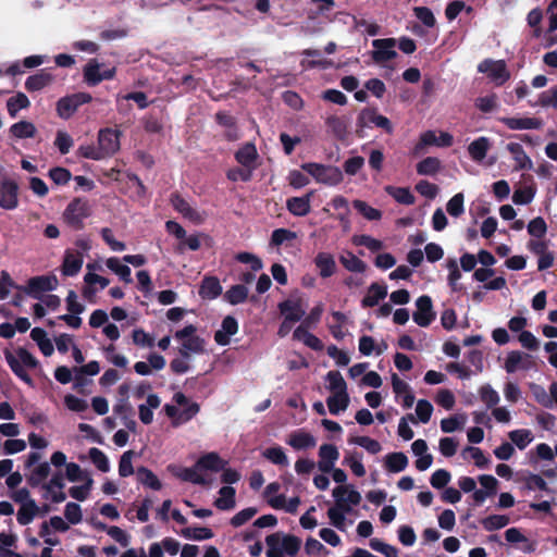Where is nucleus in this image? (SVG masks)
Here are the masks:
<instances>
[{"label": "nucleus", "instance_id": "51", "mask_svg": "<svg viewBox=\"0 0 557 557\" xmlns=\"http://www.w3.org/2000/svg\"><path fill=\"white\" fill-rule=\"evenodd\" d=\"M39 512V507L36 503L20 506L16 515L17 522L21 525L29 524Z\"/></svg>", "mask_w": 557, "mask_h": 557}, {"label": "nucleus", "instance_id": "15", "mask_svg": "<svg viewBox=\"0 0 557 557\" xmlns=\"http://www.w3.org/2000/svg\"><path fill=\"white\" fill-rule=\"evenodd\" d=\"M372 46L374 48L372 51V59L376 63H383L393 60L397 55L395 50L396 39L394 38L374 39L372 41Z\"/></svg>", "mask_w": 557, "mask_h": 557}, {"label": "nucleus", "instance_id": "47", "mask_svg": "<svg viewBox=\"0 0 557 557\" xmlns=\"http://www.w3.org/2000/svg\"><path fill=\"white\" fill-rule=\"evenodd\" d=\"M106 265L109 270L119 275L122 281H124L127 284L132 283L129 267L126 264H122L117 258H108L106 260Z\"/></svg>", "mask_w": 557, "mask_h": 557}, {"label": "nucleus", "instance_id": "16", "mask_svg": "<svg viewBox=\"0 0 557 557\" xmlns=\"http://www.w3.org/2000/svg\"><path fill=\"white\" fill-rule=\"evenodd\" d=\"M417 310L413 313V321L421 327L429 326L435 319L432 300L429 296H420L416 300Z\"/></svg>", "mask_w": 557, "mask_h": 557}, {"label": "nucleus", "instance_id": "57", "mask_svg": "<svg viewBox=\"0 0 557 557\" xmlns=\"http://www.w3.org/2000/svg\"><path fill=\"white\" fill-rule=\"evenodd\" d=\"M481 400L488 407L494 408L500 401L499 394L490 385L484 384L479 389Z\"/></svg>", "mask_w": 557, "mask_h": 557}, {"label": "nucleus", "instance_id": "18", "mask_svg": "<svg viewBox=\"0 0 557 557\" xmlns=\"http://www.w3.org/2000/svg\"><path fill=\"white\" fill-rule=\"evenodd\" d=\"M453 136L447 132H440L437 134L434 131H428L421 135L420 141L416 146V152H419L425 146L449 147L453 145Z\"/></svg>", "mask_w": 557, "mask_h": 557}, {"label": "nucleus", "instance_id": "2", "mask_svg": "<svg viewBox=\"0 0 557 557\" xmlns=\"http://www.w3.org/2000/svg\"><path fill=\"white\" fill-rule=\"evenodd\" d=\"M165 414L173 426L187 423L199 412V405L189 400L183 393H175L171 404L164 406Z\"/></svg>", "mask_w": 557, "mask_h": 557}, {"label": "nucleus", "instance_id": "25", "mask_svg": "<svg viewBox=\"0 0 557 557\" xmlns=\"http://www.w3.org/2000/svg\"><path fill=\"white\" fill-rule=\"evenodd\" d=\"M499 121L512 131L539 129L543 125L540 119L529 116L502 117Z\"/></svg>", "mask_w": 557, "mask_h": 557}, {"label": "nucleus", "instance_id": "17", "mask_svg": "<svg viewBox=\"0 0 557 557\" xmlns=\"http://www.w3.org/2000/svg\"><path fill=\"white\" fill-rule=\"evenodd\" d=\"M18 186L10 180L3 178L0 183V207L5 210H13L18 206Z\"/></svg>", "mask_w": 557, "mask_h": 557}, {"label": "nucleus", "instance_id": "54", "mask_svg": "<svg viewBox=\"0 0 557 557\" xmlns=\"http://www.w3.org/2000/svg\"><path fill=\"white\" fill-rule=\"evenodd\" d=\"M462 457L465 459H472L476 467L484 469L488 466L490 459L485 457L483 451L479 447L469 446L462 450Z\"/></svg>", "mask_w": 557, "mask_h": 557}, {"label": "nucleus", "instance_id": "37", "mask_svg": "<svg viewBox=\"0 0 557 557\" xmlns=\"http://www.w3.org/2000/svg\"><path fill=\"white\" fill-rule=\"evenodd\" d=\"M262 457L265 458L271 463L278 467H287L289 465V459L285 453V450L281 446H272L265 448L261 453Z\"/></svg>", "mask_w": 557, "mask_h": 557}, {"label": "nucleus", "instance_id": "9", "mask_svg": "<svg viewBox=\"0 0 557 557\" xmlns=\"http://www.w3.org/2000/svg\"><path fill=\"white\" fill-rule=\"evenodd\" d=\"M332 496L334 498V504L332 505V513L337 515L338 508L343 505H359L362 496L360 492H358L350 484H342L333 488Z\"/></svg>", "mask_w": 557, "mask_h": 557}, {"label": "nucleus", "instance_id": "64", "mask_svg": "<svg viewBox=\"0 0 557 557\" xmlns=\"http://www.w3.org/2000/svg\"><path fill=\"white\" fill-rule=\"evenodd\" d=\"M89 458L100 471L108 472L110 470L109 459L100 449L96 447L90 448Z\"/></svg>", "mask_w": 557, "mask_h": 557}, {"label": "nucleus", "instance_id": "42", "mask_svg": "<svg viewBox=\"0 0 557 557\" xmlns=\"http://www.w3.org/2000/svg\"><path fill=\"white\" fill-rule=\"evenodd\" d=\"M222 293V286L218 278L206 277L200 286L199 294L202 298L214 299Z\"/></svg>", "mask_w": 557, "mask_h": 557}, {"label": "nucleus", "instance_id": "45", "mask_svg": "<svg viewBox=\"0 0 557 557\" xmlns=\"http://www.w3.org/2000/svg\"><path fill=\"white\" fill-rule=\"evenodd\" d=\"M214 504L221 510L232 509L235 506V490L231 486L222 487Z\"/></svg>", "mask_w": 557, "mask_h": 557}, {"label": "nucleus", "instance_id": "14", "mask_svg": "<svg viewBox=\"0 0 557 557\" xmlns=\"http://www.w3.org/2000/svg\"><path fill=\"white\" fill-rule=\"evenodd\" d=\"M534 367L533 358L522 351H510L505 360L504 369L507 373H515L517 371H527Z\"/></svg>", "mask_w": 557, "mask_h": 557}, {"label": "nucleus", "instance_id": "32", "mask_svg": "<svg viewBox=\"0 0 557 557\" xmlns=\"http://www.w3.org/2000/svg\"><path fill=\"white\" fill-rule=\"evenodd\" d=\"M507 150L510 152L515 163L516 170H531L533 162L530 157L525 153L523 147L518 143H509Z\"/></svg>", "mask_w": 557, "mask_h": 557}, {"label": "nucleus", "instance_id": "29", "mask_svg": "<svg viewBox=\"0 0 557 557\" xmlns=\"http://www.w3.org/2000/svg\"><path fill=\"white\" fill-rule=\"evenodd\" d=\"M235 158L242 166L249 168L252 171L256 170L258 152L256 146L252 143H246L243 147H240L236 152Z\"/></svg>", "mask_w": 557, "mask_h": 557}, {"label": "nucleus", "instance_id": "44", "mask_svg": "<svg viewBox=\"0 0 557 557\" xmlns=\"http://www.w3.org/2000/svg\"><path fill=\"white\" fill-rule=\"evenodd\" d=\"M293 336L295 339L302 342L305 345L314 350H320L323 347L321 341L313 334L309 333L302 325L298 326L294 331Z\"/></svg>", "mask_w": 557, "mask_h": 557}, {"label": "nucleus", "instance_id": "40", "mask_svg": "<svg viewBox=\"0 0 557 557\" xmlns=\"http://www.w3.org/2000/svg\"><path fill=\"white\" fill-rule=\"evenodd\" d=\"M508 437L520 450L524 449L534 440V435L529 429H518L510 431L508 433Z\"/></svg>", "mask_w": 557, "mask_h": 557}, {"label": "nucleus", "instance_id": "36", "mask_svg": "<svg viewBox=\"0 0 557 557\" xmlns=\"http://www.w3.org/2000/svg\"><path fill=\"white\" fill-rule=\"evenodd\" d=\"M491 148V141L487 137H479L468 146V152L475 162H481L486 157Z\"/></svg>", "mask_w": 557, "mask_h": 557}, {"label": "nucleus", "instance_id": "24", "mask_svg": "<svg viewBox=\"0 0 557 557\" xmlns=\"http://www.w3.org/2000/svg\"><path fill=\"white\" fill-rule=\"evenodd\" d=\"M172 205L177 212L194 223L199 224L206 219V213L203 211H199L198 209L191 207L188 201L180 196H174L172 198Z\"/></svg>", "mask_w": 557, "mask_h": 557}, {"label": "nucleus", "instance_id": "62", "mask_svg": "<svg viewBox=\"0 0 557 557\" xmlns=\"http://www.w3.org/2000/svg\"><path fill=\"white\" fill-rule=\"evenodd\" d=\"M84 482L85 483L83 485L72 486L69 490V494L72 498L79 502H84L88 498L94 481L90 476H86Z\"/></svg>", "mask_w": 557, "mask_h": 557}, {"label": "nucleus", "instance_id": "6", "mask_svg": "<svg viewBox=\"0 0 557 557\" xmlns=\"http://www.w3.org/2000/svg\"><path fill=\"white\" fill-rule=\"evenodd\" d=\"M89 215V203L83 199H74L64 210L63 219L70 226L79 230L84 226V220Z\"/></svg>", "mask_w": 557, "mask_h": 557}, {"label": "nucleus", "instance_id": "31", "mask_svg": "<svg viewBox=\"0 0 557 557\" xmlns=\"http://www.w3.org/2000/svg\"><path fill=\"white\" fill-rule=\"evenodd\" d=\"M160 405L161 399L157 394H148L146 403L138 406L139 420L144 424H150L153 421V410Z\"/></svg>", "mask_w": 557, "mask_h": 557}, {"label": "nucleus", "instance_id": "28", "mask_svg": "<svg viewBox=\"0 0 557 557\" xmlns=\"http://www.w3.org/2000/svg\"><path fill=\"white\" fill-rule=\"evenodd\" d=\"M63 487H64V479H63L62 473L53 474V476L50 479V481L47 482L44 486V488L49 494L50 499L57 504L64 502L66 498V495L63 492Z\"/></svg>", "mask_w": 557, "mask_h": 557}, {"label": "nucleus", "instance_id": "52", "mask_svg": "<svg viewBox=\"0 0 557 557\" xmlns=\"http://www.w3.org/2000/svg\"><path fill=\"white\" fill-rule=\"evenodd\" d=\"M65 408L74 413H83L88 409V401L73 394H66L63 397Z\"/></svg>", "mask_w": 557, "mask_h": 557}, {"label": "nucleus", "instance_id": "53", "mask_svg": "<svg viewBox=\"0 0 557 557\" xmlns=\"http://www.w3.org/2000/svg\"><path fill=\"white\" fill-rule=\"evenodd\" d=\"M10 132L16 138H32L36 134V127L32 122L21 121L13 124Z\"/></svg>", "mask_w": 557, "mask_h": 557}, {"label": "nucleus", "instance_id": "11", "mask_svg": "<svg viewBox=\"0 0 557 557\" xmlns=\"http://www.w3.org/2000/svg\"><path fill=\"white\" fill-rule=\"evenodd\" d=\"M91 100V96L85 92H78L72 96L61 98L57 103V112L60 117H71L79 106L87 103Z\"/></svg>", "mask_w": 557, "mask_h": 557}, {"label": "nucleus", "instance_id": "35", "mask_svg": "<svg viewBox=\"0 0 557 557\" xmlns=\"http://www.w3.org/2000/svg\"><path fill=\"white\" fill-rule=\"evenodd\" d=\"M312 193L302 197L289 198L286 202L288 211L296 216H304L310 212Z\"/></svg>", "mask_w": 557, "mask_h": 557}, {"label": "nucleus", "instance_id": "60", "mask_svg": "<svg viewBox=\"0 0 557 557\" xmlns=\"http://www.w3.org/2000/svg\"><path fill=\"white\" fill-rule=\"evenodd\" d=\"M385 190L399 203L412 205L414 202V197L408 188L387 186Z\"/></svg>", "mask_w": 557, "mask_h": 557}, {"label": "nucleus", "instance_id": "12", "mask_svg": "<svg viewBox=\"0 0 557 557\" xmlns=\"http://www.w3.org/2000/svg\"><path fill=\"white\" fill-rule=\"evenodd\" d=\"M478 70L486 74L496 85L504 84L510 76L505 62L502 60H484L479 64Z\"/></svg>", "mask_w": 557, "mask_h": 557}, {"label": "nucleus", "instance_id": "22", "mask_svg": "<svg viewBox=\"0 0 557 557\" xmlns=\"http://www.w3.org/2000/svg\"><path fill=\"white\" fill-rule=\"evenodd\" d=\"M101 65L96 60H90L84 69V78L89 85H97L103 79H110L114 76L115 70L109 69L100 72Z\"/></svg>", "mask_w": 557, "mask_h": 557}, {"label": "nucleus", "instance_id": "7", "mask_svg": "<svg viewBox=\"0 0 557 557\" xmlns=\"http://www.w3.org/2000/svg\"><path fill=\"white\" fill-rule=\"evenodd\" d=\"M225 465V460L216 453H208L197 460L196 468L198 474L205 479V485H208L212 483L211 475L224 469Z\"/></svg>", "mask_w": 557, "mask_h": 557}, {"label": "nucleus", "instance_id": "20", "mask_svg": "<svg viewBox=\"0 0 557 557\" xmlns=\"http://www.w3.org/2000/svg\"><path fill=\"white\" fill-rule=\"evenodd\" d=\"M84 264V258L81 251L66 249L63 257L61 272L64 276H75L79 273Z\"/></svg>", "mask_w": 557, "mask_h": 557}, {"label": "nucleus", "instance_id": "27", "mask_svg": "<svg viewBox=\"0 0 557 557\" xmlns=\"http://www.w3.org/2000/svg\"><path fill=\"white\" fill-rule=\"evenodd\" d=\"M286 443L296 450H302L313 448L317 445V440L311 433L297 430L288 435Z\"/></svg>", "mask_w": 557, "mask_h": 557}, {"label": "nucleus", "instance_id": "55", "mask_svg": "<svg viewBox=\"0 0 557 557\" xmlns=\"http://www.w3.org/2000/svg\"><path fill=\"white\" fill-rule=\"evenodd\" d=\"M535 193L533 186L519 187L513 191L512 201L519 206L529 205L533 201Z\"/></svg>", "mask_w": 557, "mask_h": 557}, {"label": "nucleus", "instance_id": "50", "mask_svg": "<svg viewBox=\"0 0 557 557\" xmlns=\"http://www.w3.org/2000/svg\"><path fill=\"white\" fill-rule=\"evenodd\" d=\"M137 480L145 486L159 491L162 487L157 475L149 469L140 467L136 471Z\"/></svg>", "mask_w": 557, "mask_h": 557}, {"label": "nucleus", "instance_id": "38", "mask_svg": "<svg viewBox=\"0 0 557 557\" xmlns=\"http://www.w3.org/2000/svg\"><path fill=\"white\" fill-rule=\"evenodd\" d=\"M339 261L343 264V267L349 272L362 273L367 269L366 262H363L361 259H359L350 251H344L339 256Z\"/></svg>", "mask_w": 557, "mask_h": 557}, {"label": "nucleus", "instance_id": "49", "mask_svg": "<svg viewBox=\"0 0 557 557\" xmlns=\"http://www.w3.org/2000/svg\"><path fill=\"white\" fill-rule=\"evenodd\" d=\"M52 82V76L49 73L40 72L29 76L25 82V87L29 91H37Z\"/></svg>", "mask_w": 557, "mask_h": 557}, {"label": "nucleus", "instance_id": "5", "mask_svg": "<svg viewBox=\"0 0 557 557\" xmlns=\"http://www.w3.org/2000/svg\"><path fill=\"white\" fill-rule=\"evenodd\" d=\"M302 169L309 173L318 183L335 186L342 183L343 173L337 166L323 165L319 163H306Z\"/></svg>", "mask_w": 557, "mask_h": 557}, {"label": "nucleus", "instance_id": "8", "mask_svg": "<svg viewBox=\"0 0 557 557\" xmlns=\"http://www.w3.org/2000/svg\"><path fill=\"white\" fill-rule=\"evenodd\" d=\"M307 301L298 294L290 295L278 305L281 314L288 321H300L307 311Z\"/></svg>", "mask_w": 557, "mask_h": 557}, {"label": "nucleus", "instance_id": "10", "mask_svg": "<svg viewBox=\"0 0 557 557\" xmlns=\"http://www.w3.org/2000/svg\"><path fill=\"white\" fill-rule=\"evenodd\" d=\"M121 132L115 128H102L98 133V147L103 159L112 157L120 150Z\"/></svg>", "mask_w": 557, "mask_h": 557}, {"label": "nucleus", "instance_id": "3", "mask_svg": "<svg viewBox=\"0 0 557 557\" xmlns=\"http://www.w3.org/2000/svg\"><path fill=\"white\" fill-rule=\"evenodd\" d=\"M267 557L295 556L301 547V540L292 534L273 533L265 537Z\"/></svg>", "mask_w": 557, "mask_h": 557}, {"label": "nucleus", "instance_id": "30", "mask_svg": "<svg viewBox=\"0 0 557 557\" xmlns=\"http://www.w3.org/2000/svg\"><path fill=\"white\" fill-rule=\"evenodd\" d=\"M238 331L237 321L233 317H226L222 321L221 329L215 332L214 339L221 345L230 344L231 336L235 335Z\"/></svg>", "mask_w": 557, "mask_h": 557}, {"label": "nucleus", "instance_id": "43", "mask_svg": "<svg viewBox=\"0 0 557 557\" xmlns=\"http://www.w3.org/2000/svg\"><path fill=\"white\" fill-rule=\"evenodd\" d=\"M347 318L342 312L335 311L331 315L330 330L335 338L342 339L346 333Z\"/></svg>", "mask_w": 557, "mask_h": 557}, {"label": "nucleus", "instance_id": "59", "mask_svg": "<svg viewBox=\"0 0 557 557\" xmlns=\"http://www.w3.org/2000/svg\"><path fill=\"white\" fill-rule=\"evenodd\" d=\"M510 522L508 516L492 515L482 520V525L486 531H495L505 528Z\"/></svg>", "mask_w": 557, "mask_h": 557}, {"label": "nucleus", "instance_id": "58", "mask_svg": "<svg viewBox=\"0 0 557 557\" xmlns=\"http://www.w3.org/2000/svg\"><path fill=\"white\" fill-rule=\"evenodd\" d=\"M349 443L364 448L370 454H379L382 450L381 444L369 436H355L349 440Z\"/></svg>", "mask_w": 557, "mask_h": 557}, {"label": "nucleus", "instance_id": "34", "mask_svg": "<svg viewBox=\"0 0 557 557\" xmlns=\"http://www.w3.org/2000/svg\"><path fill=\"white\" fill-rule=\"evenodd\" d=\"M314 264L321 277H330L335 273L336 262L329 252H319L314 258Z\"/></svg>", "mask_w": 557, "mask_h": 557}, {"label": "nucleus", "instance_id": "61", "mask_svg": "<svg viewBox=\"0 0 557 557\" xmlns=\"http://www.w3.org/2000/svg\"><path fill=\"white\" fill-rule=\"evenodd\" d=\"M29 100L26 95L18 92L16 96L11 97L8 102V111L11 116H15L16 113L22 110L26 109L29 106Z\"/></svg>", "mask_w": 557, "mask_h": 557}, {"label": "nucleus", "instance_id": "39", "mask_svg": "<svg viewBox=\"0 0 557 557\" xmlns=\"http://www.w3.org/2000/svg\"><path fill=\"white\" fill-rule=\"evenodd\" d=\"M387 295V289L385 286L379 284H372L367 292V295L362 299L363 307H373L376 306L382 299H384Z\"/></svg>", "mask_w": 557, "mask_h": 557}, {"label": "nucleus", "instance_id": "41", "mask_svg": "<svg viewBox=\"0 0 557 557\" xmlns=\"http://www.w3.org/2000/svg\"><path fill=\"white\" fill-rule=\"evenodd\" d=\"M408 466V458L404 453H392L385 456V467L389 472L397 473Z\"/></svg>", "mask_w": 557, "mask_h": 557}, {"label": "nucleus", "instance_id": "4", "mask_svg": "<svg viewBox=\"0 0 557 557\" xmlns=\"http://www.w3.org/2000/svg\"><path fill=\"white\" fill-rule=\"evenodd\" d=\"M175 338L181 343L180 354L184 358L205 351V341L196 335V329L193 325L177 331Z\"/></svg>", "mask_w": 557, "mask_h": 557}, {"label": "nucleus", "instance_id": "56", "mask_svg": "<svg viewBox=\"0 0 557 557\" xmlns=\"http://www.w3.org/2000/svg\"><path fill=\"white\" fill-rule=\"evenodd\" d=\"M297 238V234L287 228H277L273 231L271 236V245L282 246L289 245Z\"/></svg>", "mask_w": 557, "mask_h": 557}, {"label": "nucleus", "instance_id": "26", "mask_svg": "<svg viewBox=\"0 0 557 557\" xmlns=\"http://www.w3.org/2000/svg\"><path fill=\"white\" fill-rule=\"evenodd\" d=\"M4 356L11 369L12 364H16L17 368L25 370L26 368H36L38 363L35 357L23 348L17 349L15 352L7 350Z\"/></svg>", "mask_w": 557, "mask_h": 557}, {"label": "nucleus", "instance_id": "13", "mask_svg": "<svg viewBox=\"0 0 557 557\" xmlns=\"http://www.w3.org/2000/svg\"><path fill=\"white\" fill-rule=\"evenodd\" d=\"M358 125L362 128L370 127L371 125H375L376 127L383 128L388 134L393 132V126L391 121L379 114L374 109H363L360 111L358 115Z\"/></svg>", "mask_w": 557, "mask_h": 557}, {"label": "nucleus", "instance_id": "63", "mask_svg": "<svg viewBox=\"0 0 557 557\" xmlns=\"http://www.w3.org/2000/svg\"><path fill=\"white\" fill-rule=\"evenodd\" d=\"M247 296H248V289L244 285H235V286L231 287L225 294V298L232 305H237V304L245 301Z\"/></svg>", "mask_w": 557, "mask_h": 557}, {"label": "nucleus", "instance_id": "21", "mask_svg": "<svg viewBox=\"0 0 557 557\" xmlns=\"http://www.w3.org/2000/svg\"><path fill=\"white\" fill-rule=\"evenodd\" d=\"M57 284L54 276H36L28 281L26 293L34 298H40L42 292L53 290Z\"/></svg>", "mask_w": 557, "mask_h": 557}, {"label": "nucleus", "instance_id": "48", "mask_svg": "<svg viewBox=\"0 0 557 557\" xmlns=\"http://www.w3.org/2000/svg\"><path fill=\"white\" fill-rule=\"evenodd\" d=\"M325 123L336 138L343 139L347 135L348 123L345 119L331 115L326 119Z\"/></svg>", "mask_w": 557, "mask_h": 557}, {"label": "nucleus", "instance_id": "46", "mask_svg": "<svg viewBox=\"0 0 557 557\" xmlns=\"http://www.w3.org/2000/svg\"><path fill=\"white\" fill-rule=\"evenodd\" d=\"M468 421V417L466 413H457L449 418H445L441 421V429L445 433H453L457 430H460L465 426Z\"/></svg>", "mask_w": 557, "mask_h": 557}, {"label": "nucleus", "instance_id": "19", "mask_svg": "<svg viewBox=\"0 0 557 557\" xmlns=\"http://www.w3.org/2000/svg\"><path fill=\"white\" fill-rule=\"evenodd\" d=\"M358 505H343L338 508V516L332 513V506L327 509V518L331 525L342 532H346L352 524L354 520H349L348 515L354 512V508Z\"/></svg>", "mask_w": 557, "mask_h": 557}, {"label": "nucleus", "instance_id": "23", "mask_svg": "<svg viewBox=\"0 0 557 557\" xmlns=\"http://www.w3.org/2000/svg\"><path fill=\"white\" fill-rule=\"evenodd\" d=\"M339 457L338 449L332 444H323L319 449L318 468L320 471L326 473L333 470Z\"/></svg>", "mask_w": 557, "mask_h": 557}, {"label": "nucleus", "instance_id": "33", "mask_svg": "<svg viewBox=\"0 0 557 557\" xmlns=\"http://www.w3.org/2000/svg\"><path fill=\"white\" fill-rule=\"evenodd\" d=\"M169 470L173 475L181 479L185 482H190L193 484L205 485V479L198 474L196 465L191 468H185L180 466H171Z\"/></svg>", "mask_w": 557, "mask_h": 557}, {"label": "nucleus", "instance_id": "1", "mask_svg": "<svg viewBox=\"0 0 557 557\" xmlns=\"http://www.w3.org/2000/svg\"><path fill=\"white\" fill-rule=\"evenodd\" d=\"M325 388L330 396L326 398L329 411L332 414L344 412L350 403L347 384L338 371H330L325 375Z\"/></svg>", "mask_w": 557, "mask_h": 557}]
</instances>
